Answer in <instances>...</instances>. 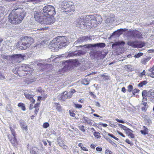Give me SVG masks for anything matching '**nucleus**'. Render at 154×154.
<instances>
[{
  "label": "nucleus",
  "mask_w": 154,
  "mask_h": 154,
  "mask_svg": "<svg viewBox=\"0 0 154 154\" xmlns=\"http://www.w3.org/2000/svg\"><path fill=\"white\" fill-rule=\"evenodd\" d=\"M90 21L91 26L96 27L97 24L101 23L102 19L100 16L81 15L75 22V23L77 27L84 29L88 25L91 26L89 25Z\"/></svg>",
  "instance_id": "f257e3e1"
},
{
  "label": "nucleus",
  "mask_w": 154,
  "mask_h": 154,
  "mask_svg": "<svg viewBox=\"0 0 154 154\" xmlns=\"http://www.w3.org/2000/svg\"><path fill=\"white\" fill-rule=\"evenodd\" d=\"M25 13L22 8L15 7L9 16V21L12 24L20 23L25 16Z\"/></svg>",
  "instance_id": "f03ea898"
},
{
  "label": "nucleus",
  "mask_w": 154,
  "mask_h": 154,
  "mask_svg": "<svg viewBox=\"0 0 154 154\" xmlns=\"http://www.w3.org/2000/svg\"><path fill=\"white\" fill-rule=\"evenodd\" d=\"M69 43L67 37H58L50 42L48 47L51 51H57L59 48L66 46Z\"/></svg>",
  "instance_id": "7ed1b4c3"
},
{
  "label": "nucleus",
  "mask_w": 154,
  "mask_h": 154,
  "mask_svg": "<svg viewBox=\"0 0 154 154\" xmlns=\"http://www.w3.org/2000/svg\"><path fill=\"white\" fill-rule=\"evenodd\" d=\"M34 41L33 38L30 37H22L17 43L16 47L19 50H25L29 48Z\"/></svg>",
  "instance_id": "20e7f679"
},
{
  "label": "nucleus",
  "mask_w": 154,
  "mask_h": 154,
  "mask_svg": "<svg viewBox=\"0 0 154 154\" xmlns=\"http://www.w3.org/2000/svg\"><path fill=\"white\" fill-rule=\"evenodd\" d=\"M44 16H53L56 14L54 8L50 5L45 6L43 8L42 11Z\"/></svg>",
  "instance_id": "39448f33"
},
{
  "label": "nucleus",
  "mask_w": 154,
  "mask_h": 154,
  "mask_svg": "<svg viewBox=\"0 0 154 154\" xmlns=\"http://www.w3.org/2000/svg\"><path fill=\"white\" fill-rule=\"evenodd\" d=\"M54 22V18L53 16H44L42 21L40 24L44 25H48L52 24Z\"/></svg>",
  "instance_id": "423d86ee"
},
{
  "label": "nucleus",
  "mask_w": 154,
  "mask_h": 154,
  "mask_svg": "<svg viewBox=\"0 0 154 154\" xmlns=\"http://www.w3.org/2000/svg\"><path fill=\"white\" fill-rule=\"evenodd\" d=\"M21 70H22V72H21V73H18V74H20L19 76L20 77L23 76L27 75L28 74V72L24 73V72H25L28 71L29 72L31 71H32V69L31 68H30L29 66H28L26 65H24L21 66L19 68Z\"/></svg>",
  "instance_id": "0eeeda50"
},
{
  "label": "nucleus",
  "mask_w": 154,
  "mask_h": 154,
  "mask_svg": "<svg viewBox=\"0 0 154 154\" xmlns=\"http://www.w3.org/2000/svg\"><path fill=\"white\" fill-rule=\"evenodd\" d=\"M34 18L35 20L38 22L41 23L42 21L43 17V14L42 11L40 12L38 11H35L34 13Z\"/></svg>",
  "instance_id": "6e6552de"
},
{
  "label": "nucleus",
  "mask_w": 154,
  "mask_h": 154,
  "mask_svg": "<svg viewBox=\"0 0 154 154\" xmlns=\"http://www.w3.org/2000/svg\"><path fill=\"white\" fill-rule=\"evenodd\" d=\"M130 35L134 38H140L142 37V35L140 32L137 30L130 31L128 32Z\"/></svg>",
  "instance_id": "1a4fd4ad"
},
{
  "label": "nucleus",
  "mask_w": 154,
  "mask_h": 154,
  "mask_svg": "<svg viewBox=\"0 0 154 154\" xmlns=\"http://www.w3.org/2000/svg\"><path fill=\"white\" fill-rule=\"evenodd\" d=\"M106 45L105 43H99L95 44H90V45H85L82 46H80V47H84L85 48H90L91 47H100V48L104 47Z\"/></svg>",
  "instance_id": "9d476101"
},
{
  "label": "nucleus",
  "mask_w": 154,
  "mask_h": 154,
  "mask_svg": "<svg viewBox=\"0 0 154 154\" xmlns=\"http://www.w3.org/2000/svg\"><path fill=\"white\" fill-rule=\"evenodd\" d=\"M20 125L23 130L26 131H27V126L25 122L22 120H20Z\"/></svg>",
  "instance_id": "9b49d317"
},
{
  "label": "nucleus",
  "mask_w": 154,
  "mask_h": 154,
  "mask_svg": "<svg viewBox=\"0 0 154 154\" xmlns=\"http://www.w3.org/2000/svg\"><path fill=\"white\" fill-rule=\"evenodd\" d=\"M137 41H128L127 43L128 45L131 46L134 48H137Z\"/></svg>",
  "instance_id": "f8f14e48"
},
{
  "label": "nucleus",
  "mask_w": 154,
  "mask_h": 154,
  "mask_svg": "<svg viewBox=\"0 0 154 154\" xmlns=\"http://www.w3.org/2000/svg\"><path fill=\"white\" fill-rule=\"evenodd\" d=\"M62 7L64 9H66L68 8H69L70 6L69 3H68L67 1H64L61 3Z\"/></svg>",
  "instance_id": "ddd939ff"
},
{
  "label": "nucleus",
  "mask_w": 154,
  "mask_h": 154,
  "mask_svg": "<svg viewBox=\"0 0 154 154\" xmlns=\"http://www.w3.org/2000/svg\"><path fill=\"white\" fill-rule=\"evenodd\" d=\"M57 141L59 145L62 147L64 149H66L67 147L64 145V141L61 140L60 138H58L57 139Z\"/></svg>",
  "instance_id": "4468645a"
},
{
  "label": "nucleus",
  "mask_w": 154,
  "mask_h": 154,
  "mask_svg": "<svg viewBox=\"0 0 154 154\" xmlns=\"http://www.w3.org/2000/svg\"><path fill=\"white\" fill-rule=\"evenodd\" d=\"M126 30V29H119L117 30V31L114 32L112 34V36L113 35H119L122 34L123 32L125 31Z\"/></svg>",
  "instance_id": "2eb2a0df"
},
{
  "label": "nucleus",
  "mask_w": 154,
  "mask_h": 154,
  "mask_svg": "<svg viewBox=\"0 0 154 154\" xmlns=\"http://www.w3.org/2000/svg\"><path fill=\"white\" fill-rule=\"evenodd\" d=\"M91 39L89 37L85 36L83 37L82 38L79 39V42H82L87 41L88 40H91Z\"/></svg>",
  "instance_id": "dca6fc26"
},
{
  "label": "nucleus",
  "mask_w": 154,
  "mask_h": 154,
  "mask_svg": "<svg viewBox=\"0 0 154 154\" xmlns=\"http://www.w3.org/2000/svg\"><path fill=\"white\" fill-rule=\"evenodd\" d=\"M11 57L13 58L18 59H19L18 60H23V56L20 54L13 55L11 56Z\"/></svg>",
  "instance_id": "f3484780"
},
{
  "label": "nucleus",
  "mask_w": 154,
  "mask_h": 154,
  "mask_svg": "<svg viewBox=\"0 0 154 154\" xmlns=\"http://www.w3.org/2000/svg\"><path fill=\"white\" fill-rule=\"evenodd\" d=\"M150 59L149 57H146L143 58L141 61V63L144 64H145Z\"/></svg>",
  "instance_id": "a211bd4d"
},
{
  "label": "nucleus",
  "mask_w": 154,
  "mask_h": 154,
  "mask_svg": "<svg viewBox=\"0 0 154 154\" xmlns=\"http://www.w3.org/2000/svg\"><path fill=\"white\" fill-rule=\"evenodd\" d=\"M133 132V131L130 129H128V130H127L126 131L127 133L128 134V135L130 136L131 138H133L134 137V134L132 133Z\"/></svg>",
  "instance_id": "6ab92c4d"
},
{
  "label": "nucleus",
  "mask_w": 154,
  "mask_h": 154,
  "mask_svg": "<svg viewBox=\"0 0 154 154\" xmlns=\"http://www.w3.org/2000/svg\"><path fill=\"white\" fill-rule=\"evenodd\" d=\"M10 141L12 143L13 146H15L17 143V140L16 138L15 137H14L13 138L10 140Z\"/></svg>",
  "instance_id": "aec40b11"
},
{
  "label": "nucleus",
  "mask_w": 154,
  "mask_h": 154,
  "mask_svg": "<svg viewBox=\"0 0 154 154\" xmlns=\"http://www.w3.org/2000/svg\"><path fill=\"white\" fill-rule=\"evenodd\" d=\"M147 95L149 97H154V90L152 89L150 90L147 92Z\"/></svg>",
  "instance_id": "412c9836"
},
{
  "label": "nucleus",
  "mask_w": 154,
  "mask_h": 154,
  "mask_svg": "<svg viewBox=\"0 0 154 154\" xmlns=\"http://www.w3.org/2000/svg\"><path fill=\"white\" fill-rule=\"evenodd\" d=\"M83 119L85 121V122L89 124L90 125H91L92 124V121L88 119V117H84Z\"/></svg>",
  "instance_id": "4be33fe9"
},
{
  "label": "nucleus",
  "mask_w": 154,
  "mask_h": 154,
  "mask_svg": "<svg viewBox=\"0 0 154 154\" xmlns=\"http://www.w3.org/2000/svg\"><path fill=\"white\" fill-rule=\"evenodd\" d=\"M149 71L151 73L150 76L152 78H154V66L149 69Z\"/></svg>",
  "instance_id": "5701e85b"
},
{
  "label": "nucleus",
  "mask_w": 154,
  "mask_h": 154,
  "mask_svg": "<svg viewBox=\"0 0 154 154\" xmlns=\"http://www.w3.org/2000/svg\"><path fill=\"white\" fill-rule=\"evenodd\" d=\"M66 91H64L63 92V94L61 96V98L63 100H65L68 98L67 97Z\"/></svg>",
  "instance_id": "b1692460"
},
{
  "label": "nucleus",
  "mask_w": 154,
  "mask_h": 154,
  "mask_svg": "<svg viewBox=\"0 0 154 154\" xmlns=\"http://www.w3.org/2000/svg\"><path fill=\"white\" fill-rule=\"evenodd\" d=\"M24 95L26 98L29 100H31L33 98V95H32L29 94L26 92L25 93Z\"/></svg>",
  "instance_id": "393cba45"
},
{
  "label": "nucleus",
  "mask_w": 154,
  "mask_h": 154,
  "mask_svg": "<svg viewBox=\"0 0 154 154\" xmlns=\"http://www.w3.org/2000/svg\"><path fill=\"white\" fill-rule=\"evenodd\" d=\"M148 129L145 127L143 126V130L140 131L141 133L144 135L147 134Z\"/></svg>",
  "instance_id": "a878e982"
},
{
  "label": "nucleus",
  "mask_w": 154,
  "mask_h": 154,
  "mask_svg": "<svg viewBox=\"0 0 154 154\" xmlns=\"http://www.w3.org/2000/svg\"><path fill=\"white\" fill-rule=\"evenodd\" d=\"M18 106L19 107H21V109L25 111L26 110L25 105L23 103H20L18 104Z\"/></svg>",
  "instance_id": "bb28decb"
},
{
  "label": "nucleus",
  "mask_w": 154,
  "mask_h": 154,
  "mask_svg": "<svg viewBox=\"0 0 154 154\" xmlns=\"http://www.w3.org/2000/svg\"><path fill=\"white\" fill-rule=\"evenodd\" d=\"M147 82L146 81H144L140 82L138 84V86L139 87H141L147 84Z\"/></svg>",
  "instance_id": "cd10ccee"
},
{
  "label": "nucleus",
  "mask_w": 154,
  "mask_h": 154,
  "mask_svg": "<svg viewBox=\"0 0 154 154\" xmlns=\"http://www.w3.org/2000/svg\"><path fill=\"white\" fill-rule=\"evenodd\" d=\"M89 81L87 79H85L82 80V83L84 85H88L89 83Z\"/></svg>",
  "instance_id": "c85d7f7f"
},
{
  "label": "nucleus",
  "mask_w": 154,
  "mask_h": 154,
  "mask_svg": "<svg viewBox=\"0 0 154 154\" xmlns=\"http://www.w3.org/2000/svg\"><path fill=\"white\" fill-rule=\"evenodd\" d=\"M145 45V44L143 42H141V43H139L137 41V48H141L143 46H144Z\"/></svg>",
  "instance_id": "c756f323"
},
{
  "label": "nucleus",
  "mask_w": 154,
  "mask_h": 154,
  "mask_svg": "<svg viewBox=\"0 0 154 154\" xmlns=\"http://www.w3.org/2000/svg\"><path fill=\"white\" fill-rule=\"evenodd\" d=\"M2 58L4 59H6L7 60L9 59L10 58H12L11 56H7L5 54H2L1 56Z\"/></svg>",
  "instance_id": "7c9ffc66"
},
{
  "label": "nucleus",
  "mask_w": 154,
  "mask_h": 154,
  "mask_svg": "<svg viewBox=\"0 0 154 154\" xmlns=\"http://www.w3.org/2000/svg\"><path fill=\"white\" fill-rule=\"evenodd\" d=\"M10 129L11 131V134L13 137H15L16 134L14 130L11 127H10Z\"/></svg>",
  "instance_id": "2f4dec72"
},
{
  "label": "nucleus",
  "mask_w": 154,
  "mask_h": 154,
  "mask_svg": "<svg viewBox=\"0 0 154 154\" xmlns=\"http://www.w3.org/2000/svg\"><path fill=\"white\" fill-rule=\"evenodd\" d=\"M79 129L83 132H85V127L83 125H80L79 126Z\"/></svg>",
  "instance_id": "473e14b6"
},
{
  "label": "nucleus",
  "mask_w": 154,
  "mask_h": 154,
  "mask_svg": "<svg viewBox=\"0 0 154 154\" xmlns=\"http://www.w3.org/2000/svg\"><path fill=\"white\" fill-rule=\"evenodd\" d=\"M94 135L97 138H99L100 137V134L98 132H95L94 133Z\"/></svg>",
  "instance_id": "72a5a7b5"
},
{
  "label": "nucleus",
  "mask_w": 154,
  "mask_h": 154,
  "mask_svg": "<svg viewBox=\"0 0 154 154\" xmlns=\"http://www.w3.org/2000/svg\"><path fill=\"white\" fill-rule=\"evenodd\" d=\"M143 54L142 53H139L135 55L134 57L136 58H138L143 55Z\"/></svg>",
  "instance_id": "f704fd0d"
},
{
  "label": "nucleus",
  "mask_w": 154,
  "mask_h": 154,
  "mask_svg": "<svg viewBox=\"0 0 154 154\" xmlns=\"http://www.w3.org/2000/svg\"><path fill=\"white\" fill-rule=\"evenodd\" d=\"M66 95H67V97H68V99L70 98L71 97L72 95V94L71 93V92H67L66 91Z\"/></svg>",
  "instance_id": "c9c22d12"
},
{
  "label": "nucleus",
  "mask_w": 154,
  "mask_h": 154,
  "mask_svg": "<svg viewBox=\"0 0 154 154\" xmlns=\"http://www.w3.org/2000/svg\"><path fill=\"white\" fill-rule=\"evenodd\" d=\"M74 107L76 108L79 109L82 107V106L81 104L74 103Z\"/></svg>",
  "instance_id": "e433bc0d"
},
{
  "label": "nucleus",
  "mask_w": 154,
  "mask_h": 154,
  "mask_svg": "<svg viewBox=\"0 0 154 154\" xmlns=\"http://www.w3.org/2000/svg\"><path fill=\"white\" fill-rule=\"evenodd\" d=\"M147 95V93L146 90H143L142 92V96L143 98H144V97H146Z\"/></svg>",
  "instance_id": "4c0bfd02"
},
{
  "label": "nucleus",
  "mask_w": 154,
  "mask_h": 154,
  "mask_svg": "<svg viewBox=\"0 0 154 154\" xmlns=\"http://www.w3.org/2000/svg\"><path fill=\"white\" fill-rule=\"evenodd\" d=\"M49 126V124L47 122H45L43 124V126L44 128H47Z\"/></svg>",
  "instance_id": "58836bf2"
},
{
  "label": "nucleus",
  "mask_w": 154,
  "mask_h": 154,
  "mask_svg": "<svg viewBox=\"0 0 154 154\" xmlns=\"http://www.w3.org/2000/svg\"><path fill=\"white\" fill-rule=\"evenodd\" d=\"M128 91L129 92H131L133 89V86L131 85H129L128 86Z\"/></svg>",
  "instance_id": "ea45409f"
},
{
  "label": "nucleus",
  "mask_w": 154,
  "mask_h": 154,
  "mask_svg": "<svg viewBox=\"0 0 154 154\" xmlns=\"http://www.w3.org/2000/svg\"><path fill=\"white\" fill-rule=\"evenodd\" d=\"M106 139L108 140V141L111 143V144L113 146H116V144L115 143L113 142L109 138H107Z\"/></svg>",
  "instance_id": "a19ab883"
},
{
  "label": "nucleus",
  "mask_w": 154,
  "mask_h": 154,
  "mask_svg": "<svg viewBox=\"0 0 154 154\" xmlns=\"http://www.w3.org/2000/svg\"><path fill=\"white\" fill-rule=\"evenodd\" d=\"M105 154H112V152L110 150L107 149L105 151Z\"/></svg>",
  "instance_id": "79ce46f5"
},
{
  "label": "nucleus",
  "mask_w": 154,
  "mask_h": 154,
  "mask_svg": "<svg viewBox=\"0 0 154 154\" xmlns=\"http://www.w3.org/2000/svg\"><path fill=\"white\" fill-rule=\"evenodd\" d=\"M140 91V90L137 89H135L133 91V94H134L135 93H138Z\"/></svg>",
  "instance_id": "37998d69"
},
{
  "label": "nucleus",
  "mask_w": 154,
  "mask_h": 154,
  "mask_svg": "<svg viewBox=\"0 0 154 154\" xmlns=\"http://www.w3.org/2000/svg\"><path fill=\"white\" fill-rule=\"evenodd\" d=\"M56 109L57 111L60 112L62 110V108L60 106H57Z\"/></svg>",
  "instance_id": "c03bdc74"
},
{
  "label": "nucleus",
  "mask_w": 154,
  "mask_h": 154,
  "mask_svg": "<svg viewBox=\"0 0 154 154\" xmlns=\"http://www.w3.org/2000/svg\"><path fill=\"white\" fill-rule=\"evenodd\" d=\"M115 120L117 122H119V123H125V122L124 121L122 120H119L118 119H116Z\"/></svg>",
  "instance_id": "a18cd8bd"
},
{
  "label": "nucleus",
  "mask_w": 154,
  "mask_h": 154,
  "mask_svg": "<svg viewBox=\"0 0 154 154\" xmlns=\"http://www.w3.org/2000/svg\"><path fill=\"white\" fill-rule=\"evenodd\" d=\"M120 44V43L119 42H115V43H114V44H113L112 45V47H114L115 46L119 45Z\"/></svg>",
  "instance_id": "49530a36"
},
{
  "label": "nucleus",
  "mask_w": 154,
  "mask_h": 154,
  "mask_svg": "<svg viewBox=\"0 0 154 154\" xmlns=\"http://www.w3.org/2000/svg\"><path fill=\"white\" fill-rule=\"evenodd\" d=\"M125 142L128 144H130L131 145L132 144V143L128 139H126L125 140Z\"/></svg>",
  "instance_id": "de8ad7c7"
},
{
  "label": "nucleus",
  "mask_w": 154,
  "mask_h": 154,
  "mask_svg": "<svg viewBox=\"0 0 154 154\" xmlns=\"http://www.w3.org/2000/svg\"><path fill=\"white\" fill-rule=\"evenodd\" d=\"M121 128H122L124 130L126 131H127V130H128V129H129V128H127L126 126H125L123 125V126H122V127H121Z\"/></svg>",
  "instance_id": "09e8293b"
},
{
  "label": "nucleus",
  "mask_w": 154,
  "mask_h": 154,
  "mask_svg": "<svg viewBox=\"0 0 154 154\" xmlns=\"http://www.w3.org/2000/svg\"><path fill=\"white\" fill-rule=\"evenodd\" d=\"M96 150L97 151L100 152L102 150V148L101 147H97Z\"/></svg>",
  "instance_id": "8fccbe9b"
},
{
  "label": "nucleus",
  "mask_w": 154,
  "mask_h": 154,
  "mask_svg": "<svg viewBox=\"0 0 154 154\" xmlns=\"http://www.w3.org/2000/svg\"><path fill=\"white\" fill-rule=\"evenodd\" d=\"M46 29H47V28L45 27H43L42 28H40L38 29H37V30H39V31H43L45 30H46Z\"/></svg>",
  "instance_id": "3c124183"
},
{
  "label": "nucleus",
  "mask_w": 154,
  "mask_h": 154,
  "mask_svg": "<svg viewBox=\"0 0 154 154\" xmlns=\"http://www.w3.org/2000/svg\"><path fill=\"white\" fill-rule=\"evenodd\" d=\"M141 109L142 111H146L147 109V107L146 106H144L141 108Z\"/></svg>",
  "instance_id": "603ef678"
},
{
  "label": "nucleus",
  "mask_w": 154,
  "mask_h": 154,
  "mask_svg": "<svg viewBox=\"0 0 154 154\" xmlns=\"http://www.w3.org/2000/svg\"><path fill=\"white\" fill-rule=\"evenodd\" d=\"M35 109L34 111V112L36 115L39 110L38 108H35Z\"/></svg>",
  "instance_id": "864d4df0"
},
{
  "label": "nucleus",
  "mask_w": 154,
  "mask_h": 154,
  "mask_svg": "<svg viewBox=\"0 0 154 154\" xmlns=\"http://www.w3.org/2000/svg\"><path fill=\"white\" fill-rule=\"evenodd\" d=\"M117 132L119 135L122 136L123 137H125V136L124 134H123L122 133L118 131H117Z\"/></svg>",
  "instance_id": "5fc2aeb1"
},
{
  "label": "nucleus",
  "mask_w": 154,
  "mask_h": 154,
  "mask_svg": "<svg viewBox=\"0 0 154 154\" xmlns=\"http://www.w3.org/2000/svg\"><path fill=\"white\" fill-rule=\"evenodd\" d=\"M39 103H38L36 104H35L34 106V107L35 108H38V107L39 105Z\"/></svg>",
  "instance_id": "6e6d98bb"
},
{
  "label": "nucleus",
  "mask_w": 154,
  "mask_h": 154,
  "mask_svg": "<svg viewBox=\"0 0 154 154\" xmlns=\"http://www.w3.org/2000/svg\"><path fill=\"white\" fill-rule=\"evenodd\" d=\"M95 105L96 106H97L98 107H100V103L98 102H96Z\"/></svg>",
  "instance_id": "4d7b16f0"
},
{
  "label": "nucleus",
  "mask_w": 154,
  "mask_h": 154,
  "mask_svg": "<svg viewBox=\"0 0 154 154\" xmlns=\"http://www.w3.org/2000/svg\"><path fill=\"white\" fill-rule=\"evenodd\" d=\"M145 70H143V71L141 73L140 75L141 76H143V75H145Z\"/></svg>",
  "instance_id": "13d9d810"
},
{
  "label": "nucleus",
  "mask_w": 154,
  "mask_h": 154,
  "mask_svg": "<svg viewBox=\"0 0 154 154\" xmlns=\"http://www.w3.org/2000/svg\"><path fill=\"white\" fill-rule=\"evenodd\" d=\"M70 92H71L72 94L74 93H75V92L76 91L74 89H71Z\"/></svg>",
  "instance_id": "bf43d9fd"
},
{
  "label": "nucleus",
  "mask_w": 154,
  "mask_h": 154,
  "mask_svg": "<svg viewBox=\"0 0 154 154\" xmlns=\"http://www.w3.org/2000/svg\"><path fill=\"white\" fill-rule=\"evenodd\" d=\"M109 125L112 127H114L115 125L113 124H112L111 122L110 121H109Z\"/></svg>",
  "instance_id": "052dcab7"
},
{
  "label": "nucleus",
  "mask_w": 154,
  "mask_h": 154,
  "mask_svg": "<svg viewBox=\"0 0 154 154\" xmlns=\"http://www.w3.org/2000/svg\"><path fill=\"white\" fill-rule=\"evenodd\" d=\"M81 149L82 150H83L84 151H88V149L85 147H82Z\"/></svg>",
  "instance_id": "680f3d73"
},
{
  "label": "nucleus",
  "mask_w": 154,
  "mask_h": 154,
  "mask_svg": "<svg viewBox=\"0 0 154 154\" xmlns=\"http://www.w3.org/2000/svg\"><path fill=\"white\" fill-rule=\"evenodd\" d=\"M70 115L71 116H72V117L75 116V114L73 112H70Z\"/></svg>",
  "instance_id": "e2e57ef3"
},
{
  "label": "nucleus",
  "mask_w": 154,
  "mask_h": 154,
  "mask_svg": "<svg viewBox=\"0 0 154 154\" xmlns=\"http://www.w3.org/2000/svg\"><path fill=\"white\" fill-rule=\"evenodd\" d=\"M34 81H35V80L34 79H31L30 80L29 82L27 83L28 84H29V83H31L32 82H34Z\"/></svg>",
  "instance_id": "0e129e2a"
},
{
  "label": "nucleus",
  "mask_w": 154,
  "mask_h": 154,
  "mask_svg": "<svg viewBox=\"0 0 154 154\" xmlns=\"http://www.w3.org/2000/svg\"><path fill=\"white\" fill-rule=\"evenodd\" d=\"M32 154H36V152L35 150L32 149L31 152Z\"/></svg>",
  "instance_id": "69168bd1"
},
{
  "label": "nucleus",
  "mask_w": 154,
  "mask_h": 154,
  "mask_svg": "<svg viewBox=\"0 0 154 154\" xmlns=\"http://www.w3.org/2000/svg\"><path fill=\"white\" fill-rule=\"evenodd\" d=\"M143 103L141 104V105H143L144 106H146L147 104L146 102H143V100L142 101Z\"/></svg>",
  "instance_id": "338daca9"
},
{
  "label": "nucleus",
  "mask_w": 154,
  "mask_h": 154,
  "mask_svg": "<svg viewBox=\"0 0 154 154\" xmlns=\"http://www.w3.org/2000/svg\"><path fill=\"white\" fill-rule=\"evenodd\" d=\"M126 89L124 87H123L122 88V91L123 92H126Z\"/></svg>",
  "instance_id": "774afa93"
}]
</instances>
